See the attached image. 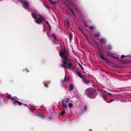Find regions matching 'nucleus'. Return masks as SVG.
Wrapping results in <instances>:
<instances>
[{
  "instance_id": "f257e3e1",
  "label": "nucleus",
  "mask_w": 131,
  "mask_h": 131,
  "mask_svg": "<svg viewBox=\"0 0 131 131\" xmlns=\"http://www.w3.org/2000/svg\"><path fill=\"white\" fill-rule=\"evenodd\" d=\"M59 54L62 59V64L61 65V66L64 69H71L73 65V61L67 59L68 52L65 49H64L63 51L61 50L59 52Z\"/></svg>"
},
{
  "instance_id": "f03ea898",
  "label": "nucleus",
  "mask_w": 131,
  "mask_h": 131,
  "mask_svg": "<svg viewBox=\"0 0 131 131\" xmlns=\"http://www.w3.org/2000/svg\"><path fill=\"white\" fill-rule=\"evenodd\" d=\"M66 5L75 17H76L77 16L75 14L74 12L71 9L70 7H72L75 12L77 13L79 15H81V14L79 11L78 7L75 4L74 1H70L69 2L68 4L66 3Z\"/></svg>"
},
{
  "instance_id": "7ed1b4c3",
  "label": "nucleus",
  "mask_w": 131,
  "mask_h": 131,
  "mask_svg": "<svg viewBox=\"0 0 131 131\" xmlns=\"http://www.w3.org/2000/svg\"><path fill=\"white\" fill-rule=\"evenodd\" d=\"M31 14L32 17L34 18L35 22L37 24H41V22L45 20L44 18L40 15L33 12Z\"/></svg>"
},
{
  "instance_id": "20e7f679",
  "label": "nucleus",
  "mask_w": 131,
  "mask_h": 131,
  "mask_svg": "<svg viewBox=\"0 0 131 131\" xmlns=\"http://www.w3.org/2000/svg\"><path fill=\"white\" fill-rule=\"evenodd\" d=\"M85 92L87 96L91 99L95 98L97 95L96 91L92 89H87Z\"/></svg>"
},
{
  "instance_id": "39448f33",
  "label": "nucleus",
  "mask_w": 131,
  "mask_h": 131,
  "mask_svg": "<svg viewBox=\"0 0 131 131\" xmlns=\"http://www.w3.org/2000/svg\"><path fill=\"white\" fill-rule=\"evenodd\" d=\"M17 4L19 3H21L23 7L28 11L30 12L31 9L29 8V4L26 0H16L15 2Z\"/></svg>"
},
{
  "instance_id": "423d86ee",
  "label": "nucleus",
  "mask_w": 131,
  "mask_h": 131,
  "mask_svg": "<svg viewBox=\"0 0 131 131\" xmlns=\"http://www.w3.org/2000/svg\"><path fill=\"white\" fill-rule=\"evenodd\" d=\"M76 73L78 76L82 79L84 83L86 84H88L92 80H90L89 81L88 80L86 79V77L83 74H81V73L78 71H75Z\"/></svg>"
},
{
  "instance_id": "0eeeda50",
  "label": "nucleus",
  "mask_w": 131,
  "mask_h": 131,
  "mask_svg": "<svg viewBox=\"0 0 131 131\" xmlns=\"http://www.w3.org/2000/svg\"><path fill=\"white\" fill-rule=\"evenodd\" d=\"M101 96L106 102L108 103H111L114 101V99H110L109 101H108L107 100V98L106 97V96H105L104 94L103 95H101Z\"/></svg>"
},
{
  "instance_id": "6e6552de",
  "label": "nucleus",
  "mask_w": 131,
  "mask_h": 131,
  "mask_svg": "<svg viewBox=\"0 0 131 131\" xmlns=\"http://www.w3.org/2000/svg\"><path fill=\"white\" fill-rule=\"evenodd\" d=\"M13 104L15 105H17L20 106L22 104V103L20 102L18 100L14 101L13 102Z\"/></svg>"
},
{
  "instance_id": "1a4fd4ad",
  "label": "nucleus",
  "mask_w": 131,
  "mask_h": 131,
  "mask_svg": "<svg viewBox=\"0 0 131 131\" xmlns=\"http://www.w3.org/2000/svg\"><path fill=\"white\" fill-rule=\"evenodd\" d=\"M106 52L107 53V54L111 57L113 58L114 59H117V57H116L115 56H113L112 54H111L108 51H106Z\"/></svg>"
},
{
  "instance_id": "9d476101",
  "label": "nucleus",
  "mask_w": 131,
  "mask_h": 131,
  "mask_svg": "<svg viewBox=\"0 0 131 131\" xmlns=\"http://www.w3.org/2000/svg\"><path fill=\"white\" fill-rule=\"evenodd\" d=\"M66 103L64 102V100H63L62 101V107L67 109V106Z\"/></svg>"
},
{
  "instance_id": "9b49d317",
  "label": "nucleus",
  "mask_w": 131,
  "mask_h": 131,
  "mask_svg": "<svg viewBox=\"0 0 131 131\" xmlns=\"http://www.w3.org/2000/svg\"><path fill=\"white\" fill-rule=\"evenodd\" d=\"M98 39L99 40H100V41L102 43L104 44L105 43L106 41V40L105 38H102L100 39L99 38H98Z\"/></svg>"
},
{
  "instance_id": "f8f14e48",
  "label": "nucleus",
  "mask_w": 131,
  "mask_h": 131,
  "mask_svg": "<svg viewBox=\"0 0 131 131\" xmlns=\"http://www.w3.org/2000/svg\"><path fill=\"white\" fill-rule=\"evenodd\" d=\"M47 34L48 35V36L49 37H51L54 40H56V38L55 35L52 34L50 36L49 35H48L47 33Z\"/></svg>"
},
{
  "instance_id": "ddd939ff",
  "label": "nucleus",
  "mask_w": 131,
  "mask_h": 131,
  "mask_svg": "<svg viewBox=\"0 0 131 131\" xmlns=\"http://www.w3.org/2000/svg\"><path fill=\"white\" fill-rule=\"evenodd\" d=\"M69 91H72L73 89V85L72 84H71L69 87Z\"/></svg>"
},
{
  "instance_id": "4468645a",
  "label": "nucleus",
  "mask_w": 131,
  "mask_h": 131,
  "mask_svg": "<svg viewBox=\"0 0 131 131\" xmlns=\"http://www.w3.org/2000/svg\"><path fill=\"white\" fill-rule=\"evenodd\" d=\"M53 42L55 43H57L59 45L58 46L60 45V42L58 40H53Z\"/></svg>"
},
{
  "instance_id": "2eb2a0df",
  "label": "nucleus",
  "mask_w": 131,
  "mask_h": 131,
  "mask_svg": "<svg viewBox=\"0 0 131 131\" xmlns=\"http://www.w3.org/2000/svg\"><path fill=\"white\" fill-rule=\"evenodd\" d=\"M105 48L108 50H111L112 49V47L111 45H108L105 47Z\"/></svg>"
},
{
  "instance_id": "dca6fc26",
  "label": "nucleus",
  "mask_w": 131,
  "mask_h": 131,
  "mask_svg": "<svg viewBox=\"0 0 131 131\" xmlns=\"http://www.w3.org/2000/svg\"><path fill=\"white\" fill-rule=\"evenodd\" d=\"M38 116L43 119L45 118L46 117V116L43 115L42 113L39 114Z\"/></svg>"
},
{
  "instance_id": "f3484780",
  "label": "nucleus",
  "mask_w": 131,
  "mask_h": 131,
  "mask_svg": "<svg viewBox=\"0 0 131 131\" xmlns=\"http://www.w3.org/2000/svg\"><path fill=\"white\" fill-rule=\"evenodd\" d=\"M100 34L99 32H97L94 35V36L95 37H99L100 36Z\"/></svg>"
},
{
  "instance_id": "a211bd4d",
  "label": "nucleus",
  "mask_w": 131,
  "mask_h": 131,
  "mask_svg": "<svg viewBox=\"0 0 131 131\" xmlns=\"http://www.w3.org/2000/svg\"><path fill=\"white\" fill-rule=\"evenodd\" d=\"M70 99L69 98L67 97L66 98L65 100L64 101V102H65L66 103H67L69 102Z\"/></svg>"
},
{
  "instance_id": "6ab92c4d",
  "label": "nucleus",
  "mask_w": 131,
  "mask_h": 131,
  "mask_svg": "<svg viewBox=\"0 0 131 131\" xmlns=\"http://www.w3.org/2000/svg\"><path fill=\"white\" fill-rule=\"evenodd\" d=\"M100 58L102 60H104L106 61H108V60L107 59H106L104 58V57L100 55Z\"/></svg>"
},
{
  "instance_id": "aec40b11",
  "label": "nucleus",
  "mask_w": 131,
  "mask_h": 131,
  "mask_svg": "<svg viewBox=\"0 0 131 131\" xmlns=\"http://www.w3.org/2000/svg\"><path fill=\"white\" fill-rule=\"evenodd\" d=\"M69 107L71 108L73 107V105L71 103H70L68 104Z\"/></svg>"
},
{
  "instance_id": "412c9836",
  "label": "nucleus",
  "mask_w": 131,
  "mask_h": 131,
  "mask_svg": "<svg viewBox=\"0 0 131 131\" xmlns=\"http://www.w3.org/2000/svg\"><path fill=\"white\" fill-rule=\"evenodd\" d=\"M79 65L80 67V68L81 70L82 71H83L84 70V69L82 66L81 64H79Z\"/></svg>"
},
{
  "instance_id": "4be33fe9",
  "label": "nucleus",
  "mask_w": 131,
  "mask_h": 131,
  "mask_svg": "<svg viewBox=\"0 0 131 131\" xmlns=\"http://www.w3.org/2000/svg\"><path fill=\"white\" fill-rule=\"evenodd\" d=\"M69 80V78H68L67 79H66V78H65L64 79V81L66 82H67Z\"/></svg>"
},
{
  "instance_id": "5701e85b",
  "label": "nucleus",
  "mask_w": 131,
  "mask_h": 131,
  "mask_svg": "<svg viewBox=\"0 0 131 131\" xmlns=\"http://www.w3.org/2000/svg\"><path fill=\"white\" fill-rule=\"evenodd\" d=\"M89 28L93 30L95 29V27L93 26H91L89 27Z\"/></svg>"
},
{
  "instance_id": "b1692460",
  "label": "nucleus",
  "mask_w": 131,
  "mask_h": 131,
  "mask_svg": "<svg viewBox=\"0 0 131 131\" xmlns=\"http://www.w3.org/2000/svg\"><path fill=\"white\" fill-rule=\"evenodd\" d=\"M87 107L86 106H84V109L83 110V112H84L86 111L87 110Z\"/></svg>"
},
{
  "instance_id": "393cba45",
  "label": "nucleus",
  "mask_w": 131,
  "mask_h": 131,
  "mask_svg": "<svg viewBox=\"0 0 131 131\" xmlns=\"http://www.w3.org/2000/svg\"><path fill=\"white\" fill-rule=\"evenodd\" d=\"M128 57V56H125L124 55H122L121 56V59H123L124 58H126V57Z\"/></svg>"
},
{
  "instance_id": "a878e982",
  "label": "nucleus",
  "mask_w": 131,
  "mask_h": 131,
  "mask_svg": "<svg viewBox=\"0 0 131 131\" xmlns=\"http://www.w3.org/2000/svg\"><path fill=\"white\" fill-rule=\"evenodd\" d=\"M69 36H70V41H71L72 38V35L71 34H70V35Z\"/></svg>"
},
{
  "instance_id": "bb28decb",
  "label": "nucleus",
  "mask_w": 131,
  "mask_h": 131,
  "mask_svg": "<svg viewBox=\"0 0 131 131\" xmlns=\"http://www.w3.org/2000/svg\"><path fill=\"white\" fill-rule=\"evenodd\" d=\"M46 24H47V25L49 27H50V26L49 23L47 21H46Z\"/></svg>"
},
{
  "instance_id": "cd10ccee",
  "label": "nucleus",
  "mask_w": 131,
  "mask_h": 131,
  "mask_svg": "<svg viewBox=\"0 0 131 131\" xmlns=\"http://www.w3.org/2000/svg\"><path fill=\"white\" fill-rule=\"evenodd\" d=\"M50 1L51 3H52L53 4H55L56 3V1L53 2L52 1H50Z\"/></svg>"
},
{
  "instance_id": "c85d7f7f",
  "label": "nucleus",
  "mask_w": 131,
  "mask_h": 131,
  "mask_svg": "<svg viewBox=\"0 0 131 131\" xmlns=\"http://www.w3.org/2000/svg\"><path fill=\"white\" fill-rule=\"evenodd\" d=\"M64 113L65 112L64 111H63L61 112V114L62 115H63L64 114Z\"/></svg>"
},
{
  "instance_id": "c756f323",
  "label": "nucleus",
  "mask_w": 131,
  "mask_h": 131,
  "mask_svg": "<svg viewBox=\"0 0 131 131\" xmlns=\"http://www.w3.org/2000/svg\"><path fill=\"white\" fill-rule=\"evenodd\" d=\"M82 34L85 37H87V36L84 34V32L82 33Z\"/></svg>"
},
{
  "instance_id": "7c9ffc66",
  "label": "nucleus",
  "mask_w": 131,
  "mask_h": 131,
  "mask_svg": "<svg viewBox=\"0 0 131 131\" xmlns=\"http://www.w3.org/2000/svg\"><path fill=\"white\" fill-rule=\"evenodd\" d=\"M27 107H28V108L29 109V110L30 112H33V111L31 109H30L27 106Z\"/></svg>"
},
{
  "instance_id": "2f4dec72",
  "label": "nucleus",
  "mask_w": 131,
  "mask_h": 131,
  "mask_svg": "<svg viewBox=\"0 0 131 131\" xmlns=\"http://www.w3.org/2000/svg\"><path fill=\"white\" fill-rule=\"evenodd\" d=\"M79 29L81 31L82 33L83 32V31L82 30L80 27L79 28Z\"/></svg>"
},
{
  "instance_id": "473e14b6",
  "label": "nucleus",
  "mask_w": 131,
  "mask_h": 131,
  "mask_svg": "<svg viewBox=\"0 0 131 131\" xmlns=\"http://www.w3.org/2000/svg\"><path fill=\"white\" fill-rule=\"evenodd\" d=\"M24 71H25L26 72H28L29 71L27 69H25V70H24Z\"/></svg>"
},
{
  "instance_id": "72a5a7b5",
  "label": "nucleus",
  "mask_w": 131,
  "mask_h": 131,
  "mask_svg": "<svg viewBox=\"0 0 131 131\" xmlns=\"http://www.w3.org/2000/svg\"><path fill=\"white\" fill-rule=\"evenodd\" d=\"M8 98H11V99H12L13 100H15V99L14 98H12V97H9V96L8 97Z\"/></svg>"
},
{
  "instance_id": "f704fd0d",
  "label": "nucleus",
  "mask_w": 131,
  "mask_h": 131,
  "mask_svg": "<svg viewBox=\"0 0 131 131\" xmlns=\"http://www.w3.org/2000/svg\"><path fill=\"white\" fill-rule=\"evenodd\" d=\"M84 26L86 28H87L88 27V25L86 24H84Z\"/></svg>"
},
{
  "instance_id": "c9c22d12",
  "label": "nucleus",
  "mask_w": 131,
  "mask_h": 131,
  "mask_svg": "<svg viewBox=\"0 0 131 131\" xmlns=\"http://www.w3.org/2000/svg\"><path fill=\"white\" fill-rule=\"evenodd\" d=\"M48 118L50 120H51L52 119V117H49Z\"/></svg>"
},
{
  "instance_id": "e433bc0d",
  "label": "nucleus",
  "mask_w": 131,
  "mask_h": 131,
  "mask_svg": "<svg viewBox=\"0 0 131 131\" xmlns=\"http://www.w3.org/2000/svg\"><path fill=\"white\" fill-rule=\"evenodd\" d=\"M86 39L89 42V40H88V37H86Z\"/></svg>"
},
{
  "instance_id": "4c0bfd02",
  "label": "nucleus",
  "mask_w": 131,
  "mask_h": 131,
  "mask_svg": "<svg viewBox=\"0 0 131 131\" xmlns=\"http://www.w3.org/2000/svg\"><path fill=\"white\" fill-rule=\"evenodd\" d=\"M108 95H112V94L110 93L109 92H108Z\"/></svg>"
},
{
  "instance_id": "58836bf2",
  "label": "nucleus",
  "mask_w": 131,
  "mask_h": 131,
  "mask_svg": "<svg viewBox=\"0 0 131 131\" xmlns=\"http://www.w3.org/2000/svg\"><path fill=\"white\" fill-rule=\"evenodd\" d=\"M50 29H51V27L50 28V27H49V30H50Z\"/></svg>"
},
{
  "instance_id": "ea45409f",
  "label": "nucleus",
  "mask_w": 131,
  "mask_h": 131,
  "mask_svg": "<svg viewBox=\"0 0 131 131\" xmlns=\"http://www.w3.org/2000/svg\"><path fill=\"white\" fill-rule=\"evenodd\" d=\"M50 29H51V27L50 28V27H49V30H50Z\"/></svg>"
},
{
  "instance_id": "a19ab883",
  "label": "nucleus",
  "mask_w": 131,
  "mask_h": 131,
  "mask_svg": "<svg viewBox=\"0 0 131 131\" xmlns=\"http://www.w3.org/2000/svg\"><path fill=\"white\" fill-rule=\"evenodd\" d=\"M24 105L25 106H27V105L26 104H24Z\"/></svg>"
},
{
  "instance_id": "79ce46f5",
  "label": "nucleus",
  "mask_w": 131,
  "mask_h": 131,
  "mask_svg": "<svg viewBox=\"0 0 131 131\" xmlns=\"http://www.w3.org/2000/svg\"><path fill=\"white\" fill-rule=\"evenodd\" d=\"M43 31H44H44H45V29H44L43 30Z\"/></svg>"
},
{
  "instance_id": "37998d69",
  "label": "nucleus",
  "mask_w": 131,
  "mask_h": 131,
  "mask_svg": "<svg viewBox=\"0 0 131 131\" xmlns=\"http://www.w3.org/2000/svg\"><path fill=\"white\" fill-rule=\"evenodd\" d=\"M70 0H66L67 1H69Z\"/></svg>"
},
{
  "instance_id": "c03bdc74",
  "label": "nucleus",
  "mask_w": 131,
  "mask_h": 131,
  "mask_svg": "<svg viewBox=\"0 0 131 131\" xmlns=\"http://www.w3.org/2000/svg\"><path fill=\"white\" fill-rule=\"evenodd\" d=\"M46 86V87H47V85H46V86Z\"/></svg>"
},
{
  "instance_id": "a18cd8bd",
  "label": "nucleus",
  "mask_w": 131,
  "mask_h": 131,
  "mask_svg": "<svg viewBox=\"0 0 131 131\" xmlns=\"http://www.w3.org/2000/svg\"><path fill=\"white\" fill-rule=\"evenodd\" d=\"M107 91L108 90L107 89Z\"/></svg>"
}]
</instances>
